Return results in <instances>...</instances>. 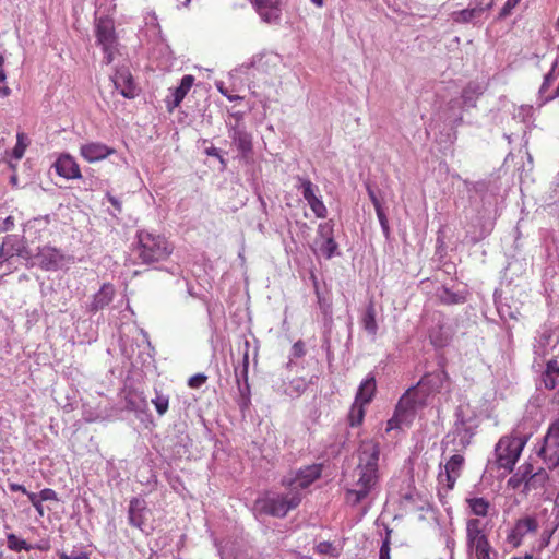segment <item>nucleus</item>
I'll return each mask as SVG.
<instances>
[{
	"instance_id": "41",
	"label": "nucleus",
	"mask_w": 559,
	"mask_h": 559,
	"mask_svg": "<svg viewBox=\"0 0 559 559\" xmlns=\"http://www.w3.org/2000/svg\"><path fill=\"white\" fill-rule=\"evenodd\" d=\"M24 133H17L16 135V144L13 148L12 156L15 159H21L24 156L25 150L27 147V141Z\"/></svg>"
},
{
	"instance_id": "57",
	"label": "nucleus",
	"mask_w": 559,
	"mask_h": 559,
	"mask_svg": "<svg viewBox=\"0 0 559 559\" xmlns=\"http://www.w3.org/2000/svg\"><path fill=\"white\" fill-rule=\"evenodd\" d=\"M178 439H179L178 443L181 448L185 449V451H183V453H185L186 449L190 445L191 440H190L189 436L185 435V433H181L180 436H178Z\"/></svg>"
},
{
	"instance_id": "29",
	"label": "nucleus",
	"mask_w": 559,
	"mask_h": 559,
	"mask_svg": "<svg viewBox=\"0 0 559 559\" xmlns=\"http://www.w3.org/2000/svg\"><path fill=\"white\" fill-rule=\"evenodd\" d=\"M534 467L530 463H524L519 466L518 471L509 478L508 486L512 489H520L522 486L525 487L531 473Z\"/></svg>"
},
{
	"instance_id": "50",
	"label": "nucleus",
	"mask_w": 559,
	"mask_h": 559,
	"mask_svg": "<svg viewBox=\"0 0 559 559\" xmlns=\"http://www.w3.org/2000/svg\"><path fill=\"white\" fill-rule=\"evenodd\" d=\"M306 354V350H305V344L302 341H297L293 346H292V356L295 357V358H300L302 357L304 355Z\"/></svg>"
},
{
	"instance_id": "48",
	"label": "nucleus",
	"mask_w": 559,
	"mask_h": 559,
	"mask_svg": "<svg viewBox=\"0 0 559 559\" xmlns=\"http://www.w3.org/2000/svg\"><path fill=\"white\" fill-rule=\"evenodd\" d=\"M26 496L28 497L31 503L36 509L38 514L40 516H43L44 515V508H43V504H41L40 497L38 495L34 493V492H26Z\"/></svg>"
},
{
	"instance_id": "22",
	"label": "nucleus",
	"mask_w": 559,
	"mask_h": 559,
	"mask_svg": "<svg viewBox=\"0 0 559 559\" xmlns=\"http://www.w3.org/2000/svg\"><path fill=\"white\" fill-rule=\"evenodd\" d=\"M0 247L3 248L11 258L14 255L26 260L31 258V252L25 245L24 238L19 235H7Z\"/></svg>"
},
{
	"instance_id": "1",
	"label": "nucleus",
	"mask_w": 559,
	"mask_h": 559,
	"mask_svg": "<svg viewBox=\"0 0 559 559\" xmlns=\"http://www.w3.org/2000/svg\"><path fill=\"white\" fill-rule=\"evenodd\" d=\"M380 455L379 443L365 440L358 450V465L356 467L357 480L354 488L346 491V500L353 506L360 503L373 490L379 480L378 462Z\"/></svg>"
},
{
	"instance_id": "15",
	"label": "nucleus",
	"mask_w": 559,
	"mask_h": 559,
	"mask_svg": "<svg viewBox=\"0 0 559 559\" xmlns=\"http://www.w3.org/2000/svg\"><path fill=\"white\" fill-rule=\"evenodd\" d=\"M474 436V431L469 425L463 418H461V409L456 411V421L454 424L453 431L448 435V438L452 437L454 449H465Z\"/></svg>"
},
{
	"instance_id": "3",
	"label": "nucleus",
	"mask_w": 559,
	"mask_h": 559,
	"mask_svg": "<svg viewBox=\"0 0 559 559\" xmlns=\"http://www.w3.org/2000/svg\"><path fill=\"white\" fill-rule=\"evenodd\" d=\"M423 404L417 388H411L400 399L394 416L388 421V430L408 426L414 417L418 405Z\"/></svg>"
},
{
	"instance_id": "38",
	"label": "nucleus",
	"mask_w": 559,
	"mask_h": 559,
	"mask_svg": "<svg viewBox=\"0 0 559 559\" xmlns=\"http://www.w3.org/2000/svg\"><path fill=\"white\" fill-rule=\"evenodd\" d=\"M152 403L155 406V409L159 416H163L167 413L169 407V396L156 391L155 397L152 399Z\"/></svg>"
},
{
	"instance_id": "4",
	"label": "nucleus",
	"mask_w": 559,
	"mask_h": 559,
	"mask_svg": "<svg viewBox=\"0 0 559 559\" xmlns=\"http://www.w3.org/2000/svg\"><path fill=\"white\" fill-rule=\"evenodd\" d=\"M525 436L501 438L495 449L499 467L512 471L525 447Z\"/></svg>"
},
{
	"instance_id": "49",
	"label": "nucleus",
	"mask_w": 559,
	"mask_h": 559,
	"mask_svg": "<svg viewBox=\"0 0 559 559\" xmlns=\"http://www.w3.org/2000/svg\"><path fill=\"white\" fill-rule=\"evenodd\" d=\"M307 388V383L304 379H296L290 382L289 389L295 392L297 395H300L302 392H305Z\"/></svg>"
},
{
	"instance_id": "35",
	"label": "nucleus",
	"mask_w": 559,
	"mask_h": 559,
	"mask_svg": "<svg viewBox=\"0 0 559 559\" xmlns=\"http://www.w3.org/2000/svg\"><path fill=\"white\" fill-rule=\"evenodd\" d=\"M365 417V405L354 401L349 414L348 421L352 427L359 426Z\"/></svg>"
},
{
	"instance_id": "33",
	"label": "nucleus",
	"mask_w": 559,
	"mask_h": 559,
	"mask_svg": "<svg viewBox=\"0 0 559 559\" xmlns=\"http://www.w3.org/2000/svg\"><path fill=\"white\" fill-rule=\"evenodd\" d=\"M299 185L297 189L301 192L304 199L309 202L317 198V192L319 191L318 187L312 183L309 179L298 177L297 178Z\"/></svg>"
},
{
	"instance_id": "28",
	"label": "nucleus",
	"mask_w": 559,
	"mask_h": 559,
	"mask_svg": "<svg viewBox=\"0 0 559 559\" xmlns=\"http://www.w3.org/2000/svg\"><path fill=\"white\" fill-rule=\"evenodd\" d=\"M448 374L444 370H437L431 373L425 374L418 382V386H427L429 391H439L443 388Z\"/></svg>"
},
{
	"instance_id": "63",
	"label": "nucleus",
	"mask_w": 559,
	"mask_h": 559,
	"mask_svg": "<svg viewBox=\"0 0 559 559\" xmlns=\"http://www.w3.org/2000/svg\"><path fill=\"white\" fill-rule=\"evenodd\" d=\"M11 257L8 254V252L0 247V265L9 261Z\"/></svg>"
},
{
	"instance_id": "42",
	"label": "nucleus",
	"mask_w": 559,
	"mask_h": 559,
	"mask_svg": "<svg viewBox=\"0 0 559 559\" xmlns=\"http://www.w3.org/2000/svg\"><path fill=\"white\" fill-rule=\"evenodd\" d=\"M308 205L310 206V209L312 210L317 217L323 218L326 216V207L320 198L317 197L316 199L309 201Z\"/></svg>"
},
{
	"instance_id": "34",
	"label": "nucleus",
	"mask_w": 559,
	"mask_h": 559,
	"mask_svg": "<svg viewBox=\"0 0 559 559\" xmlns=\"http://www.w3.org/2000/svg\"><path fill=\"white\" fill-rule=\"evenodd\" d=\"M319 251L325 259H332L334 255H340L338 245L334 238L321 240Z\"/></svg>"
},
{
	"instance_id": "11",
	"label": "nucleus",
	"mask_w": 559,
	"mask_h": 559,
	"mask_svg": "<svg viewBox=\"0 0 559 559\" xmlns=\"http://www.w3.org/2000/svg\"><path fill=\"white\" fill-rule=\"evenodd\" d=\"M322 473L321 464L308 465L300 468L294 477H285L283 484L288 486L293 491L296 489H305L317 480Z\"/></svg>"
},
{
	"instance_id": "16",
	"label": "nucleus",
	"mask_w": 559,
	"mask_h": 559,
	"mask_svg": "<svg viewBox=\"0 0 559 559\" xmlns=\"http://www.w3.org/2000/svg\"><path fill=\"white\" fill-rule=\"evenodd\" d=\"M463 463L464 459L462 455H452L450 460L445 463L443 467L444 471H441L438 476L439 483L445 484L449 490L453 489L456 478L460 475V469Z\"/></svg>"
},
{
	"instance_id": "12",
	"label": "nucleus",
	"mask_w": 559,
	"mask_h": 559,
	"mask_svg": "<svg viewBox=\"0 0 559 559\" xmlns=\"http://www.w3.org/2000/svg\"><path fill=\"white\" fill-rule=\"evenodd\" d=\"M493 0H481L466 9L452 13V20L455 23H477L492 8Z\"/></svg>"
},
{
	"instance_id": "64",
	"label": "nucleus",
	"mask_w": 559,
	"mask_h": 559,
	"mask_svg": "<svg viewBox=\"0 0 559 559\" xmlns=\"http://www.w3.org/2000/svg\"><path fill=\"white\" fill-rule=\"evenodd\" d=\"M552 513L556 515V519L559 518V497L556 499Z\"/></svg>"
},
{
	"instance_id": "27",
	"label": "nucleus",
	"mask_w": 559,
	"mask_h": 559,
	"mask_svg": "<svg viewBox=\"0 0 559 559\" xmlns=\"http://www.w3.org/2000/svg\"><path fill=\"white\" fill-rule=\"evenodd\" d=\"M115 295V288L111 284H104L100 289L94 295L93 301L91 302L90 310L97 312L104 307L108 306Z\"/></svg>"
},
{
	"instance_id": "18",
	"label": "nucleus",
	"mask_w": 559,
	"mask_h": 559,
	"mask_svg": "<svg viewBox=\"0 0 559 559\" xmlns=\"http://www.w3.org/2000/svg\"><path fill=\"white\" fill-rule=\"evenodd\" d=\"M111 80L115 87L120 91V94L123 97L129 99L135 97L136 93L133 78L127 68L118 69L112 75Z\"/></svg>"
},
{
	"instance_id": "53",
	"label": "nucleus",
	"mask_w": 559,
	"mask_h": 559,
	"mask_svg": "<svg viewBox=\"0 0 559 559\" xmlns=\"http://www.w3.org/2000/svg\"><path fill=\"white\" fill-rule=\"evenodd\" d=\"M206 381V377L204 374H195L191 377L188 381L190 388H200Z\"/></svg>"
},
{
	"instance_id": "20",
	"label": "nucleus",
	"mask_w": 559,
	"mask_h": 559,
	"mask_svg": "<svg viewBox=\"0 0 559 559\" xmlns=\"http://www.w3.org/2000/svg\"><path fill=\"white\" fill-rule=\"evenodd\" d=\"M112 153H115L114 148L100 142H90L81 145L80 147L81 156L88 163L102 160L111 155Z\"/></svg>"
},
{
	"instance_id": "25",
	"label": "nucleus",
	"mask_w": 559,
	"mask_h": 559,
	"mask_svg": "<svg viewBox=\"0 0 559 559\" xmlns=\"http://www.w3.org/2000/svg\"><path fill=\"white\" fill-rule=\"evenodd\" d=\"M377 311L374 307V302L370 300L368 305L366 306L365 311L361 314L360 318V324L364 329V331L370 336L372 341L376 340L377 333H378V323L376 320Z\"/></svg>"
},
{
	"instance_id": "23",
	"label": "nucleus",
	"mask_w": 559,
	"mask_h": 559,
	"mask_svg": "<svg viewBox=\"0 0 559 559\" xmlns=\"http://www.w3.org/2000/svg\"><path fill=\"white\" fill-rule=\"evenodd\" d=\"M193 83L194 76L191 74H186L182 76L179 86L171 90V98L166 100L167 107L170 111L180 105V103L183 100V98L192 87Z\"/></svg>"
},
{
	"instance_id": "19",
	"label": "nucleus",
	"mask_w": 559,
	"mask_h": 559,
	"mask_svg": "<svg viewBox=\"0 0 559 559\" xmlns=\"http://www.w3.org/2000/svg\"><path fill=\"white\" fill-rule=\"evenodd\" d=\"M56 173L66 179H79L82 177L80 167L70 154H61L53 164Z\"/></svg>"
},
{
	"instance_id": "40",
	"label": "nucleus",
	"mask_w": 559,
	"mask_h": 559,
	"mask_svg": "<svg viewBox=\"0 0 559 559\" xmlns=\"http://www.w3.org/2000/svg\"><path fill=\"white\" fill-rule=\"evenodd\" d=\"M497 309L500 318L504 321L508 319L518 320L521 314L518 308L513 310L507 304H498Z\"/></svg>"
},
{
	"instance_id": "61",
	"label": "nucleus",
	"mask_w": 559,
	"mask_h": 559,
	"mask_svg": "<svg viewBox=\"0 0 559 559\" xmlns=\"http://www.w3.org/2000/svg\"><path fill=\"white\" fill-rule=\"evenodd\" d=\"M206 154L209 156H215V157H218L221 163L224 164V159L222 158L221 154H219V150L216 148V147H210V148H206Z\"/></svg>"
},
{
	"instance_id": "59",
	"label": "nucleus",
	"mask_w": 559,
	"mask_h": 559,
	"mask_svg": "<svg viewBox=\"0 0 559 559\" xmlns=\"http://www.w3.org/2000/svg\"><path fill=\"white\" fill-rule=\"evenodd\" d=\"M9 488H10V490H11L12 492H17V491H20V492H22V493H24V495H26V492H28V491L26 490V488H25L23 485H21V484H16V483H10V484H9Z\"/></svg>"
},
{
	"instance_id": "21",
	"label": "nucleus",
	"mask_w": 559,
	"mask_h": 559,
	"mask_svg": "<svg viewBox=\"0 0 559 559\" xmlns=\"http://www.w3.org/2000/svg\"><path fill=\"white\" fill-rule=\"evenodd\" d=\"M559 383V362L552 358L547 361L545 369L542 371L537 382V389L554 390Z\"/></svg>"
},
{
	"instance_id": "43",
	"label": "nucleus",
	"mask_w": 559,
	"mask_h": 559,
	"mask_svg": "<svg viewBox=\"0 0 559 559\" xmlns=\"http://www.w3.org/2000/svg\"><path fill=\"white\" fill-rule=\"evenodd\" d=\"M333 223L331 221L321 223L318 227V236L321 240L334 238Z\"/></svg>"
},
{
	"instance_id": "39",
	"label": "nucleus",
	"mask_w": 559,
	"mask_h": 559,
	"mask_svg": "<svg viewBox=\"0 0 559 559\" xmlns=\"http://www.w3.org/2000/svg\"><path fill=\"white\" fill-rule=\"evenodd\" d=\"M439 299L444 305H457L463 304L465 298L464 296L456 294L448 288H443L439 293Z\"/></svg>"
},
{
	"instance_id": "58",
	"label": "nucleus",
	"mask_w": 559,
	"mask_h": 559,
	"mask_svg": "<svg viewBox=\"0 0 559 559\" xmlns=\"http://www.w3.org/2000/svg\"><path fill=\"white\" fill-rule=\"evenodd\" d=\"M368 195L374 206V210L376 211L381 210L382 205H381L379 199L377 198L376 193L371 189H368Z\"/></svg>"
},
{
	"instance_id": "26",
	"label": "nucleus",
	"mask_w": 559,
	"mask_h": 559,
	"mask_svg": "<svg viewBox=\"0 0 559 559\" xmlns=\"http://www.w3.org/2000/svg\"><path fill=\"white\" fill-rule=\"evenodd\" d=\"M376 390V379L372 374H368L367 378L360 383L357 390L355 402L360 403L362 405L369 404L374 396Z\"/></svg>"
},
{
	"instance_id": "55",
	"label": "nucleus",
	"mask_w": 559,
	"mask_h": 559,
	"mask_svg": "<svg viewBox=\"0 0 559 559\" xmlns=\"http://www.w3.org/2000/svg\"><path fill=\"white\" fill-rule=\"evenodd\" d=\"M317 551L322 555L331 554L333 550V546L330 542H321L316 547Z\"/></svg>"
},
{
	"instance_id": "5",
	"label": "nucleus",
	"mask_w": 559,
	"mask_h": 559,
	"mask_svg": "<svg viewBox=\"0 0 559 559\" xmlns=\"http://www.w3.org/2000/svg\"><path fill=\"white\" fill-rule=\"evenodd\" d=\"M559 344V337L555 330L548 325L543 324L539 326L534 334L532 341V349L534 354V360L543 361Z\"/></svg>"
},
{
	"instance_id": "44",
	"label": "nucleus",
	"mask_w": 559,
	"mask_h": 559,
	"mask_svg": "<svg viewBox=\"0 0 559 559\" xmlns=\"http://www.w3.org/2000/svg\"><path fill=\"white\" fill-rule=\"evenodd\" d=\"M558 72H555L554 69H550V71L544 76L543 84L539 88V95L543 96L546 91L549 88V86L555 82V80L558 78Z\"/></svg>"
},
{
	"instance_id": "54",
	"label": "nucleus",
	"mask_w": 559,
	"mask_h": 559,
	"mask_svg": "<svg viewBox=\"0 0 559 559\" xmlns=\"http://www.w3.org/2000/svg\"><path fill=\"white\" fill-rule=\"evenodd\" d=\"M14 217L13 216H8L3 219V222L0 224V231H10L14 228Z\"/></svg>"
},
{
	"instance_id": "31",
	"label": "nucleus",
	"mask_w": 559,
	"mask_h": 559,
	"mask_svg": "<svg viewBox=\"0 0 559 559\" xmlns=\"http://www.w3.org/2000/svg\"><path fill=\"white\" fill-rule=\"evenodd\" d=\"M468 559H498V551L490 545H485L466 551Z\"/></svg>"
},
{
	"instance_id": "60",
	"label": "nucleus",
	"mask_w": 559,
	"mask_h": 559,
	"mask_svg": "<svg viewBox=\"0 0 559 559\" xmlns=\"http://www.w3.org/2000/svg\"><path fill=\"white\" fill-rule=\"evenodd\" d=\"M218 91L224 95L226 96L229 100H236V99H239L240 97L239 96H233V95H229L226 91V88L223 87V83H217L216 84Z\"/></svg>"
},
{
	"instance_id": "62",
	"label": "nucleus",
	"mask_w": 559,
	"mask_h": 559,
	"mask_svg": "<svg viewBox=\"0 0 559 559\" xmlns=\"http://www.w3.org/2000/svg\"><path fill=\"white\" fill-rule=\"evenodd\" d=\"M3 64H4V58L3 56L0 53V83L1 82H4L5 79H7V74H5V71L3 69Z\"/></svg>"
},
{
	"instance_id": "37",
	"label": "nucleus",
	"mask_w": 559,
	"mask_h": 559,
	"mask_svg": "<svg viewBox=\"0 0 559 559\" xmlns=\"http://www.w3.org/2000/svg\"><path fill=\"white\" fill-rule=\"evenodd\" d=\"M8 547L13 551H29L33 546L28 545L24 539L17 537L15 534L10 533L7 536Z\"/></svg>"
},
{
	"instance_id": "36",
	"label": "nucleus",
	"mask_w": 559,
	"mask_h": 559,
	"mask_svg": "<svg viewBox=\"0 0 559 559\" xmlns=\"http://www.w3.org/2000/svg\"><path fill=\"white\" fill-rule=\"evenodd\" d=\"M472 512L477 516H486L489 509V502L484 498H472L467 500Z\"/></svg>"
},
{
	"instance_id": "24",
	"label": "nucleus",
	"mask_w": 559,
	"mask_h": 559,
	"mask_svg": "<svg viewBox=\"0 0 559 559\" xmlns=\"http://www.w3.org/2000/svg\"><path fill=\"white\" fill-rule=\"evenodd\" d=\"M146 503L141 498H132L129 503L128 520L130 525L143 531Z\"/></svg>"
},
{
	"instance_id": "10",
	"label": "nucleus",
	"mask_w": 559,
	"mask_h": 559,
	"mask_svg": "<svg viewBox=\"0 0 559 559\" xmlns=\"http://www.w3.org/2000/svg\"><path fill=\"white\" fill-rule=\"evenodd\" d=\"M538 528L539 524L536 516L525 515L520 518L507 535V542L514 548L519 547L525 537L536 534Z\"/></svg>"
},
{
	"instance_id": "45",
	"label": "nucleus",
	"mask_w": 559,
	"mask_h": 559,
	"mask_svg": "<svg viewBox=\"0 0 559 559\" xmlns=\"http://www.w3.org/2000/svg\"><path fill=\"white\" fill-rule=\"evenodd\" d=\"M376 213H377V217L379 219L381 229H382L385 238H389L390 237V226H389V221H388V217H386L383 209L376 211Z\"/></svg>"
},
{
	"instance_id": "7",
	"label": "nucleus",
	"mask_w": 559,
	"mask_h": 559,
	"mask_svg": "<svg viewBox=\"0 0 559 559\" xmlns=\"http://www.w3.org/2000/svg\"><path fill=\"white\" fill-rule=\"evenodd\" d=\"M95 33L97 44L104 50V62L109 64L114 60V51L117 43L115 24L109 17H99L96 20Z\"/></svg>"
},
{
	"instance_id": "13",
	"label": "nucleus",
	"mask_w": 559,
	"mask_h": 559,
	"mask_svg": "<svg viewBox=\"0 0 559 559\" xmlns=\"http://www.w3.org/2000/svg\"><path fill=\"white\" fill-rule=\"evenodd\" d=\"M490 544L485 532V524L479 519L466 522V551Z\"/></svg>"
},
{
	"instance_id": "30",
	"label": "nucleus",
	"mask_w": 559,
	"mask_h": 559,
	"mask_svg": "<svg viewBox=\"0 0 559 559\" xmlns=\"http://www.w3.org/2000/svg\"><path fill=\"white\" fill-rule=\"evenodd\" d=\"M548 480L547 472L539 467L537 471H533L525 487L522 488V492L530 493L532 490L543 489Z\"/></svg>"
},
{
	"instance_id": "47",
	"label": "nucleus",
	"mask_w": 559,
	"mask_h": 559,
	"mask_svg": "<svg viewBox=\"0 0 559 559\" xmlns=\"http://www.w3.org/2000/svg\"><path fill=\"white\" fill-rule=\"evenodd\" d=\"M390 534L391 531H386V536L382 542L380 552H379V559H391L390 557Z\"/></svg>"
},
{
	"instance_id": "14",
	"label": "nucleus",
	"mask_w": 559,
	"mask_h": 559,
	"mask_svg": "<svg viewBox=\"0 0 559 559\" xmlns=\"http://www.w3.org/2000/svg\"><path fill=\"white\" fill-rule=\"evenodd\" d=\"M35 259L40 269L45 271H57L63 265L66 257L60 250L45 246L38 249Z\"/></svg>"
},
{
	"instance_id": "52",
	"label": "nucleus",
	"mask_w": 559,
	"mask_h": 559,
	"mask_svg": "<svg viewBox=\"0 0 559 559\" xmlns=\"http://www.w3.org/2000/svg\"><path fill=\"white\" fill-rule=\"evenodd\" d=\"M60 559H88V556L85 552L72 551L71 554H67L66 551L59 552Z\"/></svg>"
},
{
	"instance_id": "17",
	"label": "nucleus",
	"mask_w": 559,
	"mask_h": 559,
	"mask_svg": "<svg viewBox=\"0 0 559 559\" xmlns=\"http://www.w3.org/2000/svg\"><path fill=\"white\" fill-rule=\"evenodd\" d=\"M261 20L266 23H278L282 15L281 0H254Z\"/></svg>"
},
{
	"instance_id": "8",
	"label": "nucleus",
	"mask_w": 559,
	"mask_h": 559,
	"mask_svg": "<svg viewBox=\"0 0 559 559\" xmlns=\"http://www.w3.org/2000/svg\"><path fill=\"white\" fill-rule=\"evenodd\" d=\"M235 123L228 122V136L233 144L239 151L241 157H247L252 152V136L246 130V126L240 114H234Z\"/></svg>"
},
{
	"instance_id": "51",
	"label": "nucleus",
	"mask_w": 559,
	"mask_h": 559,
	"mask_svg": "<svg viewBox=\"0 0 559 559\" xmlns=\"http://www.w3.org/2000/svg\"><path fill=\"white\" fill-rule=\"evenodd\" d=\"M38 496L40 497L41 501H49V500L57 501L58 500L56 491L50 488L43 489Z\"/></svg>"
},
{
	"instance_id": "46",
	"label": "nucleus",
	"mask_w": 559,
	"mask_h": 559,
	"mask_svg": "<svg viewBox=\"0 0 559 559\" xmlns=\"http://www.w3.org/2000/svg\"><path fill=\"white\" fill-rule=\"evenodd\" d=\"M521 0H507L504 5L499 12V19H506L511 15L513 9L520 3Z\"/></svg>"
},
{
	"instance_id": "2",
	"label": "nucleus",
	"mask_w": 559,
	"mask_h": 559,
	"mask_svg": "<svg viewBox=\"0 0 559 559\" xmlns=\"http://www.w3.org/2000/svg\"><path fill=\"white\" fill-rule=\"evenodd\" d=\"M171 252L173 247L164 237L144 230L138 233L134 254L141 263L152 264L164 261Z\"/></svg>"
},
{
	"instance_id": "6",
	"label": "nucleus",
	"mask_w": 559,
	"mask_h": 559,
	"mask_svg": "<svg viewBox=\"0 0 559 559\" xmlns=\"http://www.w3.org/2000/svg\"><path fill=\"white\" fill-rule=\"evenodd\" d=\"M301 501L299 491L269 497L262 501V510L273 516L284 518L288 511L297 508Z\"/></svg>"
},
{
	"instance_id": "9",
	"label": "nucleus",
	"mask_w": 559,
	"mask_h": 559,
	"mask_svg": "<svg viewBox=\"0 0 559 559\" xmlns=\"http://www.w3.org/2000/svg\"><path fill=\"white\" fill-rule=\"evenodd\" d=\"M548 468L559 467V418L550 425L539 451Z\"/></svg>"
},
{
	"instance_id": "56",
	"label": "nucleus",
	"mask_w": 559,
	"mask_h": 559,
	"mask_svg": "<svg viewBox=\"0 0 559 559\" xmlns=\"http://www.w3.org/2000/svg\"><path fill=\"white\" fill-rule=\"evenodd\" d=\"M106 198H107L108 202L115 207V210L118 213H121L122 206H121V202L118 200V198H116L115 195H112L110 193H107Z\"/></svg>"
},
{
	"instance_id": "32",
	"label": "nucleus",
	"mask_w": 559,
	"mask_h": 559,
	"mask_svg": "<svg viewBox=\"0 0 559 559\" xmlns=\"http://www.w3.org/2000/svg\"><path fill=\"white\" fill-rule=\"evenodd\" d=\"M483 94V88L479 84L469 83L462 92V100L465 106L474 107L477 96Z\"/></svg>"
}]
</instances>
